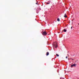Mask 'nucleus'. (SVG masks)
Segmentation results:
<instances>
[{"instance_id":"6e6552de","label":"nucleus","mask_w":79,"mask_h":79,"mask_svg":"<svg viewBox=\"0 0 79 79\" xmlns=\"http://www.w3.org/2000/svg\"><path fill=\"white\" fill-rule=\"evenodd\" d=\"M64 31L65 32H66V30H65V29H64Z\"/></svg>"},{"instance_id":"2eb2a0df","label":"nucleus","mask_w":79,"mask_h":79,"mask_svg":"<svg viewBox=\"0 0 79 79\" xmlns=\"http://www.w3.org/2000/svg\"><path fill=\"white\" fill-rule=\"evenodd\" d=\"M68 60H69V59H68Z\"/></svg>"},{"instance_id":"0eeeda50","label":"nucleus","mask_w":79,"mask_h":79,"mask_svg":"<svg viewBox=\"0 0 79 79\" xmlns=\"http://www.w3.org/2000/svg\"><path fill=\"white\" fill-rule=\"evenodd\" d=\"M56 56L57 57H59V55L58 54H56Z\"/></svg>"},{"instance_id":"9b49d317","label":"nucleus","mask_w":79,"mask_h":79,"mask_svg":"<svg viewBox=\"0 0 79 79\" xmlns=\"http://www.w3.org/2000/svg\"><path fill=\"white\" fill-rule=\"evenodd\" d=\"M66 59H67V58H68V56H66Z\"/></svg>"},{"instance_id":"39448f33","label":"nucleus","mask_w":79,"mask_h":79,"mask_svg":"<svg viewBox=\"0 0 79 79\" xmlns=\"http://www.w3.org/2000/svg\"><path fill=\"white\" fill-rule=\"evenodd\" d=\"M49 52H47V54H46V55H47V56H48V55H49Z\"/></svg>"},{"instance_id":"f257e3e1","label":"nucleus","mask_w":79,"mask_h":79,"mask_svg":"<svg viewBox=\"0 0 79 79\" xmlns=\"http://www.w3.org/2000/svg\"><path fill=\"white\" fill-rule=\"evenodd\" d=\"M53 47L56 48L57 47V43H55L54 44H53Z\"/></svg>"},{"instance_id":"1a4fd4ad","label":"nucleus","mask_w":79,"mask_h":79,"mask_svg":"<svg viewBox=\"0 0 79 79\" xmlns=\"http://www.w3.org/2000/svg\"><path fill=\"white\" fill-rule=\"evenodd\" d=\"M70 59L72 60H74V59H72V58H70Z\"/></svg>"},{"instance_id":"dca6fc26","label":"nucleus","mask_w":79,"mask_h":79,"mask_svg":"<svg viewBox=\"0 0 79 79\" xmlns=\"http://www.w3.org/2000/svg\"><path fill=\"white\" fill-rule=\"evenodd\" d=\"M78 25H79V23H78Z\"/></svg>"},{"instance_id":"7ed1b4c3","label":"nucleus","mask_w":79,"mask_h":79,"mask_svg":"<svg viewBox=\"0 0 79 79\" xmlns=\"http://www.w3.org/2000/svg\"><path fill=\"white\" fill-rule=\"evenodd\" d=\"M76 65H77L76 64H73V65H71V67H73V66L76 67Z\"/></svg>"},{"instance_id":"4468645a","label":"nucleus","mask_w":79,"mask_h":79,"mask_svg":"<svg viewBox=\"0 0 79 79\" xmlns=\"http://www.w3.org/2000/svg\"><path fill=\"white\" fill-rule=\"evenodd\" d=\"M68 56H69V54H68Z\"/></svg>"},{"instance_id":"f8f14e48","label":"nucleus","mask_w":79,"mask_h":79,"mask_svg":"<svg viewBox=\"0 0 79 79\" xmlns=\"http://www.w3.org/2000/svg\"><path fill=\"white\" fill-rule=\"evenodd\" d=\"M73 28V27L72 26L71 27V29H72V28Z\"/></svg>"},{"instance_id":"9d476101","label":"nucleus","mask_w":79,"mask_h":79,"mask_svg":"<svg viewBox=\"0 0 79 79\" xmlns=\"http://www.w3.org/2000/svg\"><path fill=\"white\" fill-rule=\"evenodd\" d=\"M46 3L47 4H49L50 3V2H47Z\"/></svg>"},{"instance_id":"ddd939ff","label":"nucleus","mask_w":79,"mask_h":79,"mask_svg":"<svg viewBox=\"0 0 79 79\" xmlns=\"http://www.w3.org/2000/svg\"><path fill=\"white\" fill-rule=\"evenodd\" d=\"M37 3H36V4H37Z\"/></svg>"},{"instance_id":"20e7f679","label":"nucleus","mask_w":79,"mask_h":79,"mask_svg":"<svg viewBox=\"0 0 79 79\" xmlns=\"http://www.w3.org/2000/svg\"><path fill=\"white\" fill-rule=\"evenodd\" d=\"M64 17H65V18H67V16H66V14H64Z\"/></svg>"},{"instance_id":"f03ea898","label":"nucleus","mask_w":79,"mask_h":79,"mask_svg":"<svg viewBox=\"0 0 79 79\" xmlns=\"http://www.w3.org/2000/svg\"><path fill=\"white\" fill-rule=\"evenodd\" d=\"M42 34L44 35H46L47 34V33L45 31L43 32V33H42Z\"/></svg>"},{"instance_id":"423d86ee","label":"nucleus","mask_w":79,"mask_h":79,"mask_svg":"<svg viewBox=\"0 0 79 79\" xmlns=\"http://www.w3.org/2000/svg\"><path fill=\"white\" fill-rule=\"evenodd\" d=\"M57 21H58V22H60V19L59 18H58L57 19Z\"/></svg>"}]
</instances>
